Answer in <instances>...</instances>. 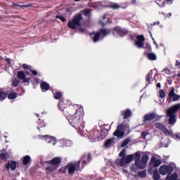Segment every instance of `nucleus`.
<instances>
[{
    "label": "nucleus",
    "mask_w": 180,
    "mask_h": 180,
    "mask_svg": "<svg viewBox=\"0 0 180 180\" xmlns=\"http://www.w3.org/2000/svg\"><path fill=\"white\" fill-rule=\"evenodd\" d=\"M41 88L42 90V92H46V91H49L50 86L49 85V84L44 82L41 84Z\"/></svg>",
    "instance_id": "21"
},
{
    "label": "nucleus",
    "mask_w": 180,
    "mask_h": 180,
    "mask_svg": "<svg viewBox=\"0 0 180 180\" xmlns=\"http://www.w3.org/2000/svg\"><path fill=\"white\" fill-rule=\"evenodd\" d=\"M138 175L141 176V178H146L147 172H146V171H141L138 173Z\"/></svg>",
    "instance_id": "37"
},
{
    "label": "nucleus",
    "mask_w": 180,
    "mask_h": 180,
    "mask_svg": "<svg viewBox=\"0 0 180 180\" xmlns=\"http://www.w3.org/2000/svg\"><path fill=\"white\" fill-rule=\"evenodd\" d=\"M17 77L18 79L22 80L23 82H29L30 79L29 77H26V75L22 71L18 72Z\"/></svg>",
    "instance_id": "14"
},
{
    "label": "nucleus",
    "mask_w": 180,
    "mask_h": 180,
    "mask_svg": "<svg viewBox=\"0 0 180 180\" xmlns=\"http://www.w3.org/2000/svg\"><path fill=\"white\" fill-rule=\"evenodd\" d=\"M8 99H16L18 98V94L15 92H13L8 94Z\"/></svg>",
    "instance_id": "32"
},
{
    "label": "nucleus",
    "mask_w": 180,
    "mask_h": 180,
    "mask_svg": "<svg viewBox=\"0 0 180 180\" xmlns=\"http://www.w3.org/2000/svg\"><path fill=\"white\" fill-rule=\"evenodd\" d=\"M163 72H165V74H167V75H169V74H171V70L168 69H165L163 70Z\"/></svg>",
    "instance_id": "45"
},
{
    "label": "nucleus",
    "mask_w": 180,
    "mask_h": 180,
    "mask_svg": "<svg viewBox=\"0 0 180 180\" xmlns=\"http://www.w3.org/2000/svg\"><path fill=\"white\" fill-rule=\"evenodd\" d=\"M156 4L158 5H159V6H161L162 8H164V6H165L166 2H165V1H162V0H157Z\"/></svg>",
    "instance_id": "33"
},
{
    "label": "nucleus",
    "mask_w": 180,
    "mask_h": 180,
    "mask_svg": "<svg viewBox=\"0 0 180 180\" xmlns=\"http://www.w3.org/2000/svg\"><path fill=\"white\" fill-rule=\"evenodd\" d=\"M56 19H60L62 22H67V19L64 18V16L62 15H56Z\"/></svg>",
    "instance_id": "40"
},
{
    "label": "nucleus",
    "mask_w": 180,
    "mask_h": 180,
    "mask_svg": "<svg viewBox=\"0 0 180 180\" xmlns=\"http://www.w3.org/2000/svg\"><path fill=\"white\" fill-rule=\"evenodd\" d=\"M134 158L135 160V165L139 169H144L146 168V165L148 162V157L147 155H144L141 158V155L140 153L137 152L134 155ZM141 158V160H140Z\"/></svg>",
    "instance_id": "3"
},
{
    "label": "nucleus",
    "mask_w": 180,
    "mask_h": 180,
    "mask_svg": "<svg viewBox=\"0 0 180 180\" xmlns=\"http://www.w3.org/2000/svg\"><path fill=\"white\" fill-rule=\"evenodd\" d=\"M130 141H129V139H126L122 143V147H126V146H127V144H129V142Z\"/></svg>",
    "instance_id": "43"
},
{
    "label": "nucleus",
    "mask_w": 180,
    "mask_h": 180,
    "mask_svg": "<svg viewBox=\"0 0 180 180\" xmlns=\"http://www.w3.org/2000/svg\"><path fill=\"white\" fill-rule=\"evenodd\" d=\"M148 131H143L141 134V137H142V139H146V136H148Z\"/></svg>",
    "instance_id": "44"
},
{
    "label": "nucleus",
    "mask_w": 180,
    "mask_h": 180,
    "mask_svg": "<svg viewBox=\"0 0 180 180\" xmlns=\"http://www.w3.org/2000/svg\"><path fill=\"white\" fill-rule=\"evenodd\" d=\"M53 96L55 99H61L63 94H61V92H56L53 94Z\"/></svg>",
    "instance_id": "36"
},
{
    "label": "nucleus",
    "mask_w": 180,
    "mask_h": 180,
    "mask_svg": "<svg viewBox=\"0 0 180 180\" xmlns=\"http://www.w3.org/2000/svg\"><path fill=\"white\" fill-rule=\"evenodd\" d=\"M60 143L63 144L64 147H71L72 146V141L70 140L62 139Z\"/></svg>",
    "instance_id": "19"
},
{
    "label": "nucleus",
    "mask_w": 180,
    "mask_h": 180,
    "mask_svg": "<svg viewBox=\"0 0 180 180\" xmlns=\"http://www.w3.org/2000/svg\"><path fill=\"white\" fill-rule=\"evenodd\" d=\"M110 8H112V9H119V8H120V6L117 4H112L110 6Z\"/></svg>",
    "instance_id": "39"
},
{
    "label": "nucleus",
    "mask_w": 180,
    "mask_h": 180,
    "mask_svg": "<svg viewBox=\"0 0 180 180\" xmlns=\"http://www.w3.org/2000/svg\"><path fill=\"white\" fill-rule=\"evenodd\" d=\"M158 25H160V22H158Z\"/></svg>",
    "instance_id": "63"
},
{
    "label": "nucleus",
    "mask_w": 180,
    "mask_h": 180,
    "mask_svg": "<svg viewBox=\"0 0 180 180\" xmlns=\"http://www.w3.org/2000/svg\"><path fill=\"white\" fill-rule=\"evenodd\" d=\"M152 39H153V40L154 44H155V45L158 44L157 42L155 41V39H154V38H152Z\"/></svg>",
    "instance_id": "54"
},
{
    "label": "nucleus",
    "mask_w": 180,
    "mask_h": 180,
    "mask_svg": "<svg viewBox=\"0 0 180 180\" xmlns=\"http://www.w3.org/2000/svg\"><path fill=\"white\" fill-rule=\"evenodd\" d=\"M143 119L145 121H148V122L151 120H154V119H155V113L153 112V113L146 115Z\"/></svg>",
    "instance_id": "18"
},
{
    "label": "nucleus",
    "mask_w": 180,
    "mask_h": 180,
    "mask_svg": "<svg viewBox=\"0 0 180 180\" xmlns=\"http://www.w3.org/2000/svg\"><path fill=\"white\" fill-rule=\"evenodd\" d=\"M178 179V174L176 173H174L172 175H167L165 180H176Z\"/></svg>",
    "instance_id": "23"
},
{
    "label": "nucleus",
    "mask_w": 180,
    "mask_h": 180,
    "mask_svg": "<svg viewBox=\"0 0 180 180\" xmlns=\"http://www.w3.org/2000/svg\"><path fill=\"white\" fill-rule=\"evenodd\" d=\"M144 40H146V39L144 38V36L138 35L136 37V39H135L134 45L138 49H143L144 47Z\"/></svg>",
    "instance_id": "8"
},
{
    "label": "nucleus",
    "mask_w": 180,
    "mask_h": 180,
    "mask_svg": "<svg viewBox=\"0 0 180 180\" xmlns=\"http://www.w3.org/2000/svg\"><path fill=\"white\" fill-rule=\"evenodd\" d=\"M177 77H180V74H178V75H177Z\"/></svg>",
    "instance_id": "61"
},
{
    "label": "nucleus",
    "mask_w": 180,
    "mask_h": 180,
    "mask_svg": "<svg viewBox=\"0 0 180 180\" xmlns=\"http://www.w3.org/2000/svg\"><path fill=\"white\" fill-rule=\"evenodd\" d=\"M167 2H169L171 0H165Z\"/></svg>",
    "instance_id": "60"
},
{
    "label": "nucleus",
    "mask_w": 180,
    "mask_h": 180,
    "mask_svg": "<svg viewBox=\"0 0 180 180\" xmlns=\"http://www.w3.org/2000/svg\"><path fill=\"white\" fill-rule=\"evenodd\" d=\"M9 158V154L2 153L0 154V160H6V158Z\"/></svg>",
    "instance_id": "35"
},
{
    "label": "nucleus",
    "mask_w": 180,
    "mask_h": 180,
    "mask_svg": "<svg viewBox=\"0 0 180 180\" xmlns=\"http://www.w3.org/2000/svg\"><path fill=\"white\" fill-rule=\"evenodd\" d=\"M85 162H85V161H83V163H84V164H85Z\"/></svg>",
    "instance_id": "62"
},
{
    "label": "nucleus",
    "mask_w": 180,
    "mask_h": 180,
    "mask_svg": "<svg viewBox=\"0 0 180 180\" xmlns=\"http://www.w3.org/2000/svg\"><path fill=\"white\" fill-rule=\"evenodd\" d=\"M160 46H162V47H164V44H160Z\"/></svg>",
    "instance_id": "59"
},
{
    "label": "nucleus",
    "mask_w": 180,
    "mask_h": 180,
    "mask_svg": "<svg viewBox=\"0 0 180 180\" xmlns=\"http://www.w3.org/2000/svg\"><path fill=\"white\" fill-rule=\"evenodd\" d=\"M112 32V30H108V29H104V30H101V34L105 36H108V34H110V33Z\"/></svg>",
    "instance_id": "30"
},
{
    "label": "nucleus",
    "mask_w": 180,
    "mask_h": 180,
    "mask_svg": "<svg viewBox=\"0 0 180 180\" xmlns=\"http://www.w3.org/2000/svg\"><path fill=\"white\" fill-rule=\"evenodd\" d=\"M25 74H27V75H29V72H26V73Z\"/></svg>",
    "instance_id": "58"
},
{
    "label": "nucleus",
    "mask_w": 180,
    "mask_h": 180,
    "mask_svg": "<svg viewBox=\"0 0 180 180\" xmlns=\"http://www.w3.org/2000/svg\"><path fill=\"white\" fill-rule=\"evenodd\" d=\"M180 104H176L167 110V115L169 117V124H174L176 122V112L179 110Z\"/></svg>",
    "instance_id": "4"
},
{
    "label": "nucleus",
    "mask_w": 180,
    "mask_h": 180,
    "mask_svg": "<svg viewBox=\"0 0 180 180\" xmlns=\"http://www.w3.org/2000/svg\"><path fill=\"white\" fill-rule=\"evenodd\" d=\"M153 77V72H150L146 75V81L150 82V79Z\"/></svg>",
    "instance_id": "41"
},
{
    "label": "nucleus",
    "mask_w": 180,
    "mask_h": 180,
    "mask_svg": "<svg viewBox=\"0 0 180 180\" xmlns=\"http://www.w3.org/2000/svg\"><path fill=\"white\" fill-rule=\"evenodd\" d=\"M83 12H84V16H87L88 18H89V16H91V9L86 8L84 10Z\"/></svg>",
    "instance_id": "34"
},
{
    "label": "nucleus",
    "mask_w": 180,
    "mask_h": 180,
    "mask_svg": "<svg viewBox=\"0 0 180 180\" xmlns=\"http://www.w3.org/2000/svg\"><path fill=\"white\" fill-rule=\"evenodd\" d=\"M58 167L59 166H55L54 165H53L52 166H49L46 167V169L48 172H56V171L58 169Z\"/></svg>",
    "instance_id": "20"
},
{
    "label": "nucleus",
    "mask_w": 180,
    "mask_h": 180,
    "mask_svg": "<svg viewBox=\"0 0 180 180\" xmlns=\"http://www.w3.org/2000/svg\"><path fill=\"white\" fill-rule=\"evenodd\" d=\"M32 158L29 155H26L23 158V164L24 165H27L31 161Z\"/></svg>",
    "instance_id": "26"
},
{
    "label": "nucleus",
    "mask_w": 180,
    "mask_h": 180,
    "mask_svg": "<svg viewBox=\"0 0 180 180\" xmlns=\"http://www.w3.org/2000/svg\"><path fill=\"white\" fill-rule=\"evenodd\" d=\"M39 139L44 141H46L49 144H51V146H55L56 144V139L53 136H50L49 135L39 136Z\"/></svg>",
    "instance_id": "10"
},
{
    "label": "nucleus",
    "mask_w": 180,
    "mask_h": 180,
    "mask_svg": "<svg viewBox=\"0 0 180 180\" xmlns=\"http://www.w3.org/2000/svg\"><path fill=\"white\" fill-rule=\"evenodd\" d=\"M156 49H158V44H156Z\"/></svg>",
    "instance_id": "56"
},
{
    "label": "nucleus",
    "mask_w": 180,
    "mask_h": 180,
    "mask_svg": "<svg viewBox=\"0 0 180 180\" xmlns=\"http://www.w3.org/2000/svg\"><path fill=\"white\" fill-rule=\"evenodd\" d=\"M176 139H178V140H180V134H176Z\"/></svg>",
    "instance_id": "51"
},
{
    "label": "nucleus",
    "mask_w": 180,
    "mask_h": 180,
    "mask_svg": "<svg viewBox=\"0 0 180 180\" xmlns=\"http://www.w3.org/2000/svg\"><path fill=\"white\" fill-rule=\"evenodd\" d=\"M12 85L13 86H18L19 85V80L18 79H13L12 81Z\"/></svg>",
    "instance_id": "38"
},
{
    "label": "nucleus",
    "mask_w": 180,
    "mask_h": 180,
    "mask_svg": "<svg viewBox=\"0 0 180 180\" xmlns=\"http://www.w3.org/2000/svg\"><path fill=\"white\" fill-rule=\"evenodd\" d=\"M147 58L150 61H154V60H157V55H155V53H149L147 54Z\"/></svg>",
    "instance_id": "22"
},
{
    "label": "nucleus",
    "mask_w": 180,
    "mask_h": 180,
    "mask_svg": "<svg viewBox=\"0 0 180 180\" xmlns=\"http://www.w3.org/2000/svg\"><path fill=\"white\" fill-rule=\"evenodd\" d=\"M153 179L159 180L160 179V174L158 173V170L155 169L153 172Z\"/></svg>",
    "instance_id": "31"
},
{
    "label": "nucleus",
    "mask_w": 180,
    "mask_h": 180,
    "mask_svg": "<svg viewBox=\"0 0 180 180\" xmlns=\"http://www.w3.org/2000/svg\"><path fill=\"white\" fill-rule=\"evenodd\" d=\"M61 162V158L58 157H56L53 158L49 162V164H52V165H55L56 167H58V165Z\"/></svg>",
    "instance_id": "17"
},
{
    "label": "nucleus",
    "mask_w": 180,
    "mask_h": 180,
    "mask_svg": "<svg viewBox=\"0 0 180 180\" xmlns=\"http://www.w3.org/2000/svg\"><path fill=\"white\" fill-rule=\"evenodd\" d=\"M31 72H32V75H37V71H36V70H31Z\"/></svg>",
    "instance_id": "49"
},
{
    "label": "nucleus",
    "mask_w": 180,
    "mask_h": 180,
    "mask_svg": "<svg viewBox=\"0 0 180 180\" xmlns=\"http://www.w3.org/2000/svg\"><path fill=\"white\" fill-rule=\"evenodd\" d=\"M113 143V139H108L107 141H105V143H104V146L108 148L109 147H110V146H112V143Z\"/></svg>",
    "instance_id": "29"
},
{
    "label": "nucleus",
    "mask_w": 180,
    "mask_h": 180,
    "mask_svg": "<svg viewBox=\"0 0 180 180\" xmlns=\"http://www.w3.org/2000/svg\"><path fill=\"white\" fill-rule=\"evenodd\" d=\"M126 153V151L124 150H123L122 151H121L120 153V157H123V155H124V153Z\"/></svg>",
    "instance_id": "46"
},
{
    "label": "nucleus",
    "mask_w": 180,
    "mask_h": 180,
    "mask_svg": "<svg viewBox=\"0 0 180 180\" xmlns=\"http://www.w3.org/2000/svg\"><path fill=\"white\" fill-rule=\"evenodd\" d=\"M101 37V32H96L94 34V36L93 37V41L94 43H96L97 41H99V37Z\"/></svg>",
    "instance_id": "28"
},
{
    "label": "nucleus",
    "mask_w": 180,
    "mask_h": 180,
    "mask_svg": "<svg viewBox=\"0 0 180 180\" xmlns=\"http://www.w3.org/2000/svg\"><path fill=\"white\" fill-rule=\"evenodd\" d=\"M103 19H105V16L103 17Z\"/></svg>",
    "instance_id": "64"
},
{
    "label": "nucleus",
    "mask_w": 180,
    "mask_h": 180,
    "mask_svg": "<svg viewBox=\"0 0 180 180\" xmlns=\"http://www.w3.org/2000/svg\"><path fill=\"white\" fill-rule=\"evenodd\" d=\"M159 95L160 98H164L165 96V91H164V90H160L159 91Z\"/></svg>",
    "instance_id": "42"
},
{
    "label": "nucleus",
    "mask_w": 180,
    "mask_h": 180,
    "mask_svg": "<svg viewBox=\"0 0 180 180\" xmlns=\"http://www.w3.org/2000/svg\"><path fill=\"white\" fill-rule=\"evenodd\" d=\"M22 67H23V68H25V70H27V69L30 68V67L26 64H24L22 65Z\"/></svg>",
    "instance_id": "47"
},
{
    "label": "nucleus",
    "mask_w": 180,
    "mask_h": 180,
    "mask_svg": "<svg viewBox=\"0 0 180 180\" xmlns=\"http://www.w3.org/2000/svg\"><path fill=\"white\" fill-rule=\"evenodd\" d=\"M173 171L174 167H172L171 165H162L159 168V172L160 175H167V174L169 175V174H172Z\"/></svg>",
    "instance_id": "7"
},
{
    "label": "nucleus",
    "mask_w": 180,
    "mask_h": 180,
    "mask_svg": "<svg viewBox=\"0 0 180 180\" xmlns=\"http://www.w3.org/2000/svg\"><path fill=\"white\" fill-rule=\"evenodd\" d=\"M112 34L115 36V37H119V36L123 37L124 35V31L122 30L120 27H116L112 30Z\"/></svg>",
    "instance_id": "11"
},
{
    "label": "nucleus",
    "mask_w": 180,
    "mask_h": 180,
    "mask_svg": "<svg viewBox=\"0 0 180 180\" xmlns=\"http://www.w3.org/2000/svg\"><path fill=\"white\" fill-rule=\"evenodd\" d=\"M171 16H172V15L171 14V13H169V14L167 15V16L165 17V19H167V18H171Z\"/></svg>",
    "instance_id": "50"
},
{
    "label": "nucleus",
    "mask_w": 180,
    "mask_h": 180,
    "mask_svg": "<svg viewBox=\"0 0 180 180\" xmlns=\"http://www.w3.org/2000/svg\"><path fill=\"white\" fill-rule=\"evenodd\" d=\"M82 20V14L77 13L73 18L68 22V27L70 29H77L81 26V21Z\"/></svg>",
    "instance_id": "5"
},
{
    "label": "nucleus",
    "mask_w": 180,
    "mask_h": 180,
    "mask_svg": "<svg viewBox=\"0 0 180 180\" xmlns=\"http://www.w3.org/2000/svg\"><path fill=\"white\" fill-rule=\"evenodd\" d=\"M150 165L155 168L157 167H160V165H161V160L157 159V158L155 157H152L150 160Z\"/></svg>",
    "instance_id": "15"
},
{
    "label": "nucleus",
    "mask_w": 180,
    "mask_h": 180,
    "mask_svg": "<svg viewBox=\"0 0 180 180\" xmlns=\"http://www.w3.org/2000/svg\"><path fill=\"white\" fill-rule=\"evenodd\" d=\"M133 158H134V156H133V155H129L127 157L122 158L121 160H116L115 164H117V165H120V167H125V165H127V164H129V162L133 161Z\"/></svg>",
    "instance_id": "6"
},
{
    "label": "nucleus",
    "mask_w": 180,
    "mask_h": 180,
    "mask_svg": "<svg viewBox=\"0 0 180 180\" xmlns=\"http://www.w3.org/2000/svg\"><path fill=\"white\" fill-rule=\"evenodd\" d=\"M176 67H178V68H180V62L178 60L176 61Z\"/></svg>",
    "instance_id": "48"
},
{
    "label": "nucleus",
    "mask_w": 180,
    "mask_h": 180,
    "mask_svg": "<svg viewBox=\"0 0 180 180\" xmlns=\"http://www.w3.org/2000/svg\"><path fill=\"white\" fill-rule=\"evenodd\" d=\"M6 96H8V94L5 91L0 90V101L6 99Z\"/></svg>",
    "instance_id": "27"
},
{
    "label": "nucleus",
    "mask_w": 180,
    "mask_h": 180,
    "mask_svg": "<svg viewBox=\"0 0 180 180\" xmlns=\"http://www.w3.org/2000/svg\"><path fill=\"white\" fill-rule=\"evenodd\" d=\"M6 168L7 170L11 169L12 171H15L16 169V162L10 161L7 165H6Z\"/></svg>",
    "instance_id": "16"
},
{
    "label": "nucleus",
    "mask_w": 180,
    "mask_h": 180,
    "mask_svg": "<svg viewBox=\"0 0 180 180\" xmlns=\"http://www.w3.org/2000/svg\"><path fill=\"white\" fill-rule=\"evenodd\" d=\"M79 169V162H75L68 163L66 166L62 167L59 169L58 172L60 174H65L68 171L69 175H74L76 171Z\"/></svg>",
    "instance_id": "2"
},
{
    "label": "nucleus",
    "mask_w": 180,
    "mask_h": 180,
    "mask_svg": "<svg viewBox=\"0 0 180 180\" xmlns=\"http://www.w3.org/2000/svg\"><path fill=\"white\" fill-rule=\"evenodd\" d=\"M169 96H170V98H172V101L174 102H176V101H178V99H179L180 98L179 95L175 94V88L174 87H172L169 92Z\"/></svg>",
    "instance_id": "13"
},
{
    "label": "nucleus",
    "mask_w": 180,
    "mask_h": 180,
    "mask_svg": "<svg viewBox=\"0 0 180 180\" xmlns=\"http://www.w3.org/2000/svg\"><path fill=\"white\" fill-rule=\"evenodd\" d=\"M157 87H158V88H161V84L158 83V84H157Z\"/></svg>",
    "instance_id": "53"
},
{
    "label": "nucleus",
    "mask_w": 180,
    "mask_h": 180,
    "mask_svg": "<svg viewBox=\"0 0 180 180\" xmlns=\"http://www.w3.org/2000/svg\"><path fill=\"white\" fill-rule=\"evenodd\" d=\"M84 116V108H80L77 110L74 115L68 117L67 119L69 123L75 129H81L82 124V117Z\"/></svg>",
    "instance_id": "1"
},
{
    "label": "nucleus",
    "mask_w": 180,
    "mask_h": 180,
    "mask_svg": "<svg viewBox=\"0 0 180 180\" xmlns=\"http://www.w3.org/2000/svg\"><path fill=\"white\" fill-rule=\"evenodd\" d=\"M114 136L116 137H123L124 136V131H123V125H119L114 132Z\"/></svg>",
    "instance_id": "12"
},
{
    "label": "nucleus",
    "mask_w": 180,
    "mask_h": 180,
    "mask_svg": "<svg viewBox=\"0 0 180 180\" xmlns=\"http://www.w3.org/2000/svg\"><path fill=\"white\" fill-rule=\"evenodd\" d=\"M155 127L156 129H159V130H162V131L167 136H174V132H172V131H168V129H167V127H165V126H164V124L161 123H155Z\"/></svg>",
    "instance_id": "9"
},
{
    "label": "nucleus",
    "mask_w": 180,
    "mask_h": 180,
    "mask_svg": "<svg viewBox=\"0 0 180 180\" xmlns=\"http://www.w3.org/2000/svg\"><path fill=\"white\" fill-rule=\"evenodd\" d=\"M101 132L98 131H96L94 132V139L91 138V141H98L100 139H103V138H101V136H99V134Z\"/></svg>",
    "instance_id": "24"
},
{
    "label": "nucleus",
    "mask_w": 180,
    "mask_h": 180,
    "mask_svg": "<svg viewBox=\"0 0 180 180\" xmlns=\"http://www.w3.org/2000/svg\"><path fill=\"white\" fill-rule=\"evenodd\" d=\"M131 115V111L130 110H125L122 112V116L124 119H127Z\"/></svg>",
    "instance_id": "25"
},
{
    "label": "nucleus",
    "mask_w": 180,
    "mask_h": 180,
    "mask_svg": "<svg viewBox=\"0 0 180 180\" xmlns=\"http://www.w3.org/2000/svg\"><path fill=\"white\" fill-rule=\"evenodd\" d=\"M6 61H7V63H8V64H11V63H10L11 59L10 58H6Z\"/></svg>",
    "instance_id": "52"
},
{
    "label": "nucleus",
    "mask_w": 180,
    "mask_h": 180,
    "mask_svg": "<svg viewBox=\"0 0 180 180\" xmlns=\"http://www.w3.org/2000/svg\"><path fill=\"white\" fill-rule=\"evenodd\" d=\"M75 1V2H79V1H81V0H74Z\"/></svg>",
    "instance_id": "55"
},
{
    "label": "nucleus",
    "mask_w": 180,
    "mask_h": 180,
    "mask_svg": "<svg viewBox=\"0 0 180 180\" xmlns=\"http://www.w3.org/2000/svg\"><path fill=\"white\" fill-rule=\"evenodd\" d=\"M60 105H61V103H58V106H59V108H60Z\"/></svg>",
    "instance_id": "57"
}]
</instances>
